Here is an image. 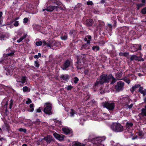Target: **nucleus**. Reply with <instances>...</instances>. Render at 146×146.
I'll list each match as a JSON object with an SVG mask.
<instances>
[{
  "label": "nucleus",
  "mask_w": 146,
  "mask_h": 146,
  "mask_svg": "<svg viewBox=\"0 0 146 146\" xmlns=\"http://www.w3.org/2000/svg\"><path fill=\"white\" fill-rule=\"evenodd\" d=\"M100 84H101L100 81V80L96 81L94 85L95 87V88H96Z\"/></svg>",
  "instance_id": "c756f323"
},
{
  "label": "nucleus",
  "mask_w": 146,
  "mask_h": 146,
  "mask_svg": "<svg viewBox=\"0 0 146 146\" xmlns=\"http://www.w3.org/2000/svg\"><path fill=\"white\" fill-rule=\"evenodd\" d=\"M133 106V104H131L129 106H128L129 108V109L131 108Z\"/></svg>",
  "instance_id": "052dcab7"
},
{
  "label": "nucleus",
  "mask_w": 146,
  "mask_h": 146,
  "mask_svg": "<svg viewBox=\"0 0 146 146\" xmlns=\"http://www.w3.org/2000/svg\"><path fill=\"white\" fill-rule=\"evenodd\" d=\"M19 21H15V23H14L13 25L17 27L19 25Z\"/></svg>",
  "instance_id": "de8ad7c7"
},
{
  "label": "nucleus",
  "mask_w": 146,
  "mask_h": 146,
  "mask_svg": "<svg viewBox=\"0 0 146 146\" xmlns=\"http://www.w3.org/2000/svg\"><path fill=\"white\" fill-rule=\"evenodd\" d=\"M130 59L131 61L137 59V56L135 55H132L131 56L130 58Z\"/></svg>",
  "instance_id": "cd10ccee"
},
{
  "label": "nucleus",
  "mask_w": 146,
  "mask_h": 146,
  "mask_svg": "<svg viewBox=\"0 0 146 146\" xmlns=\"http://www.w3.org/2000/svg\"><path fill=\"white\" fill-rule=\"evenodd\" d=\"M73 88V86L71 85H68L65 88L68 90H71Z\"/></svg>",
  "instance_id": "473e14b6"
},
{
  "label": "nucleus",
  "mask_w": 146,
  "mask_h": 146,
  "mask_svg": "<svg viewBox=\"0 0 146 146\" xmlns=\"http://www.w3.org/2000/svg\"><path fill=\"white\" fill-rule=\"evenodd\" d=\"M138 46V47H137V48L138 49V50H141V45H137Z\"/></svg>",
  "instance_id": "13d9d810"
},
{
  "label": "nucleus",
  "mask_w": 146,
  "mask_h": 146,
  "mask_svg": "<svg viewBox=\"0 0 146 146\" xmlns=\"http://www.w3.org/2000/svg\"><path fill=\"white\" fill-rule=\"evenodd\" d=\"M75 32V31H70V35H71L72 34H73Z\"/></svg>",
  "instance_id": "4d7b16f0"
},
{
  "label": "nucleus",
  "mask_w": 146,
  "mask_h": 146,
  "mask_svg": "<svg viewBox=\"0 0 146 146\" xmlns=\"http://www.w3.org/2000/svg\"><path fill=\"white\" fill-rule=\"evenodd\" d=\"M53 41L52 40H50L48 42L46 43L45 41L43 42V44L44 46H46L47 47H49L50 48L53 46L54 45L53 44Z\"/></svg>",
  "instance_id": "2eb2a0df"
},
{
  "label": "nucleus",
  "mask_w": 146,
  "mask_h": 146,
  "mask_svg": "<svg viewBox=\"0 0 146 146\" xmlns=\"http://www.w3.org/2000/svg\"><path fill=\"white\" fill-rule=\"evenodd\" d=\"M78 79L76 77H75L74 78V82L76 84L78 82Z\"/></svg>",
  "instance_id": "37998d69"
},
{
  "label": "nucleus",
  "mask_w": 146,
  "mask_h": 146,
  "mask_svg": "<svg viewBox=\"0 0 146 146\" xmlns=\"http://www.w3.org/2000/svg\"><path fill=\"white\" fill-rule=\"evenodd\" d=\"M85 54H81L80 56H79V58H80V60H79L78 59V60L77 62L78 64L77 66V67L78 69H80L82 68L83 67V64L82 62H83L82 60H83V59L85 58Z\"/></svg>",
  "instance_id": "0eeeda50"
},
{
  "label": "nucleus",
  "mask_w": 146,
  "mask_h": 146,
  "mask_svg": "<svg viewBox=\"0 0 146 146\" xmlns=\"http://www.w3.org/2000/svg\"><path fill=\"white\" fill-rule=\"evenodd\" d=\"M129 53L127 52L123 53V56H127L128 55Z\"/></svg>",
  "instance_id": "5fc2aeb1"
},
{
  "label": "nucleus",
  "mask_w": 146,
  "mask_h": 146,
  "mask_svg": "<svg viewBox=\"0 0 146 146\" xmlns=\"http://www.w3.org/2000/svg\"><path fill=\"white\" fill-rule=\"evenodd\" d=\"M45 107L44 111L46 114H51V104L50 103H46L45 104Z\"/></svg>",
  "instance_id": "39448f33"
},
{
  "label": "nucleus",
  "mask_w": 146,
  "mask_h": 146,
  "mask_svg": "<svg viewBox=\"0 0 146 146\" xmlns=\"http://www.w3.org/2000/svg\"><path fill=\"white\" fill-rule=\"evenodd\" d=\"M133 125V124L131 122H127L126 123V127L127 129H129Z\"/></svg>",
  "instance_id": "4be33fe9"
},
{
  "label": "nucleus",
  "mask_w": 146,
  "mask_h": 146,
  "mask_svg": "<svg viewBox=\"0 0 146 146\" xmlns=\"http://www.w3.org/2000/svg\"><path fill=\"white\" fill-rule=\"evenodd\" d=\"M61 38L62 40H66L67 38V36L66 34H64L61 36Z\"/></svg>",
  "instance_id": "c85d7f7f"
},
{
  "label": "nucleus",
  "mask_w": 146,
  "mask_h": 146,
  "mask_svg": "<svg viewBox=\"0 0 146 146\" xmlns=\"http://www.w3.org/2000/svg\"><path fill=\"white\" fill-rule=\"evenodd\" d=\"M74 145L76 146H84V145L78 142H75Z\"/></svg>",
  "instance_id": "bb28decb"
},
{
  "label": "nucleus",
  "mask_w": 146,
  "mask_h": 146,
  "mask_svg": "<svg viewBox=\"0 0 146 146\" xmlns=\"http://www.w3.org/2000/svg\"><path fill=\"white\" fill-rule=\"evenodd\" d=\"M124 81L128 84H129L130 82V80L127 78H124Z\"/></svg>",
  "instance_id": "c03bdc74"
},
{
  "label": "nucleus",
  "mask_w": 146,
  "mask_h": 146,
  "mask_svg": "<svg viewBox=\"0 0 146 146\" xmlns=\"http://www.w3.org/2000/svg\"><path fill=\"white\" fill-rule=\"evenodd\" d=\"M86 36L88 40H91L92 37L91 36Z\"/></svg>",
  "instance_id": "6e6d98bb"
},
{
  "label": "nucleus",
  "mask_w": 146,
  "mask_h": 146,
  "mask_svg": "<svg viewBox=\"0 0 146 146\" xmlns=\"http://www.w3.org/2000/svg\"><path fill=\"white\" fill-rule=\"evenodd\" d=\"M138 47V46L136 45H132L131 47L130 50L131 52H133L136 51L138 50L137 48Z\"/></svg>",
  "instance_id": "6ab92c4d"
},
{
  "label": "nucleus",
  "mask_w": 146,
  "mask_h": 146,
  "mask_svg": "<svg viewBox=\"0 0 146 146\" xmlns=\"http://www.w3.org/2000/svg\"><path fill=\"white\" fill-rule=\"evenodd\" d=\"M35 66L37 68H38L39 66V62L38 61H35L34 63Z\"/></svg>",
  "instance_id": "72a5a7b5"
},
{
  "label": "nucleus",
  "mask_w": 146,
  "mask_h": 146,
  "mask_svg": "<svg viewBox=\"0 0 146 146\" xmlns=\"http://www.w3.org/2000/svg\"><path fill=\"white\" fill-rule=\"evenodd\" d=\"M122 76V74L121 73L118 72L116 74V76L118 78H119L121 77Z\"/></svg>",
  "instance_id": "a19ab883"
},
{
  "label": "nucleus",
  "mask_w": 146,
  "mask_h": 146,
  "mask_svg": "<svg viewBox=\"0 0 146 146\" xmlns=\"http://www.w3.org/2000/svg\"><path fill=\"white\" fill-rule=\"evenodd\" d=\"M13 102L12 100H11L10 101V103L9 105V108L11 109L13 105Z\"/></svg>",
  "instance_id": "49530a36"
},
{
  "label": "nucleus",
  "mask_w": 146,
  "mask_h": 146,
  "mask_svg": "<svg viewBox=\"0 0 146 146\" xmlns=\"http://www.w3.org/2000/svg\"><path fill=\"white\" fill-rule=\"evenodd\" d=\"M27 100L26 102V104H29L32 102L31 100L29 98H27Z\"/></svg>",
  "instance_id": "ea45409f"
},
{
  "label": "nucleus",
  "mask_w": 146,
  "mask_h": 146,
  "mask_svg": "<svg viewBox=\"0 0 146 146\" xmlns=\"http://www.w3.org/2000/svg\"><path fill=\"white\" fill-rule=\"evenodd\" d=\"M54 3H56V4L57 5L54 6H49L47 8L43 9V11H44L45 10L48 11H52L54 10L57 11L59 7L62 5V3L60 2H59L57 0H56L55 2H54Z\"/></svg>",
  "instance_id": "f03ea898"
},
{
  "label": "nucleus",
  "mask_w": 146,
  "mask_h": 146,
  "mask_svg": "<svg viewBox=\"0 0 146 146\" xmlns=\"http://www.w3.org/2000/svg\"><path fill=\"white\" fill-rule=\"evenodd\" d=\"M110 127L113 131L116 132H121L124 130L123 126L119 123H113L111 125Z\"/></svg>",
  "instance_id": "f257e3e1"
},
{
  "label": "nucleus",
  "mask_w": 146,
  "mask_h": 146,
  "mask_svg": "<svg viewBox=\"0 0 146 146\" xmlns=\"http://www.w3.org/2000/svg\"><path fill=\"white\" fill-rule=\"evenodd\" d=\"M138 91L143 96H145L146 95V89L144 90L143 87L140 86L139 87Z\"/></svg>",
  "instance_id": "dca6fc26"
},
{
  "label": "nucleus",
  "mask_w": 146,
  "mask_h": 146,
  "mask_svg": "<svg viewBox=\"0 0 146 146\" xmlns=\"http://www.w3.org/2000/svg\"><path fill=\"white\" fill-rule=\"evenodd\" d=\"M70 76L67 74H62L60 78L61 80L67 82L70 78Z\"/></svg>",
  "instance_id": "4468645a"
},
{
  "label": "nucleus",
  "mask_w": 146,
  "mask_h": 146,
  "mask_svg": "<svg viewBox=\"0 0 146 146\" xmlns=\"http://www.w3.org/2000/svg\"><path fill=\"white\" fill-rule=\"evenodd\" d=\"M3 90L2 89L0 88V95H1L3 94V92H2Z\"/></svg>",
  "instance_id": "bf43d9fd"
},
{
  "label": "nucleus",
  "mask_w": 146,
  "mask_h": 146,
  "mask_svg": "<svg viewBox=\"0 0 146 146\" xmlns=\"http://www.w3.org/2000/svg\"><path fill=\"white\" fill-rule=\"evenodd\" d=\"M19 130L21 132H23L24 133H26L27 131V130L26 129H23L22 128H20L19 129Z\"/></svg>",
  "instance_id": "4c0bfd02"
},
{
  "label": "nucleus",
  "mask_w": 146,
  "mask_h": 146,
  "mask_svg": "<svg viewBox=\"0 0 146 146\" xmlns=\"http://www.w3.org/2000/svg\"><path fill=\"white\" fill-rule=\"evenodd\" d=\"M41 56V54L40 53H38V55H35L34 58H38Z\"/></svg>",
  "instance_id": "c9c22d12"
},
{
  "label": "nucleus",
  "mask_w": 146,
  "mask_h": 146,
  "mask_svg": "<svg viewBox=\"0 0 146 146\" xmlns=\"http://www.w3.org/2000/svg\"><path fill=\"white\" fill-rule=\"evenodd\" d=\"M92 48L94 50L96 51L99 50L100 48L98 46H93Z\"/></svg>",
  "instance_id": "7c9ffc66"
},
{
  "label": "nucleus",
  "mask_w": 146,
  "mask_h": 146,
  "mask_svg": "<svg viewBox=\"0 0 146 146\" xmlns=\"http://www.w3.org/2000/svg\"><path fill=\"white\" fill-rule=\"evenodd\" d=\"M54 137L60 141L63 140L64 136L62 135H59L56 133H54L53 134Z\"/></svg>",
  "instance_id": "ddd939ff"
},
{
  "label": "nucleus",
  "mask_w": 146,
  "mask_h": 146,
  "mask_svg": "<svg viewBox=\"0 0 146 146\" xmlns=\"http://www.w3.org/2000/svg\"><path fill=\"white\" fill-rule=\"evenodd\" d=\"M23 90L24 92H29L30 90V88L27 86H25L23 87Z\"/></svg>",
  "instance_id": "a878e982"
},
{
  "label": "nucleus",
  "mask_w": 146,
  "mask_h": 146,
  "mask_svg": "<svg viewBox=\"0 0 146 146\" xmlns=\"http://www.w3.org/2000/svg\"><path fill=\"white\" fill-rule=\"evenodd\" d=\"M119 54L120 56H123V53L121 52L119 53Z\"/></svg>",
  "instance_id": "680f3d73"
},
{
  "label": "nucleus",
  "mask_w": 146,
  "mask_h": 146,
  "mask_svg": "<svg viewBox=\"0 0 146 146\" xmlns=\"http://www.w3.org/2000/svg\"><path fill=\"white\" fill-rule=\"evenodd\" d=\"M93 23V20L91 19H88L86 21V24L88 26H91Z\"/></svg>",
  "instance_id": "412c9836"
},
{
  "label": "nucleus",
  "mask_w": 146,
  "mask_h": 146,
  "mask_svg": "<svg viewBox=\"0 0 146 146\" xmlns=\"http://www.w3.org/2000/svg\"><path fill=\"white\" fill-rule=\"evenodd\" d=\"M94 143L97 144L100 143L102 141L99 138H96L94 139Z\"/></svg>",
  "instance_id": "393cba45"
},
{
  "label": "nucleus",
  "mask_w": 146,
  "mask_h": 146,
  "mask_svg": "<svg viewBox=\"0 0 146 146\" xmlns=\"http://www.w3.org/2000/svg\"><path fill=\"white\" fill-rule=\"evenodd\" d=\"M112 79V81L111 83V84H113L116 81V79L113 77V78H111V80Z\"/></svg>",
  "instance_id": "a18cd8bd"
},
{
  "label": "nucleus",
  "mask_w": 146,
  "mask_h": 146,
  "mask_svg": "<svg viewBox=\"0 0 146 146\" xmlns=\"http://www.w3.org/2000/svg\"><path fill=\"white\" fill-rule=\"evenodd\" d=\"M105 1L104 0H102L101 1V3H105Z\"/></svg>",
  "instance_id": "0e129e2a"
},
{
  "label": "nucleus",
  "mask_w": 146,
  "mask_h": 146,
  "mask_svg": "<svg viewBox=\"0 0 146 146\" xmlns=\"http://www.w3.org/2000/svg\"><path fill=\"white\" fill-rule=\"evenodd\" d=\"M102 105L109 111H113L115 108V104L110 102H105L102 103Z\"/></svg>",
  "instance_id": "20e7f679"
},
{
  "label": "nucleus",
  "mask_w": 146,
  "mask_h": 146,
  "mask_svg": "<svg viewBox=\"0 0 146 146\" xmlns=\"http://www.w3.org/2000/svg\"><path fill=\"white\" fill-rule=\"evenodd\" d=\"M145 5L144 4H137V7H142V5Z\"/></svg>",
  "instance_id": "3c124183"
},
{
  "label": "nucleus",
  "mask_w": 146,
  "mask_h": 146,
  "mask_svg": "<svg viewBox=\"0 0 146 146\" xmlns=\"http://www.w3.org/2000/svg\"><path fill=\"white\" fill-rule=\"evenodd\" d=\"M26 77L24 76H18L17 78L16 81L17 82L21 83L22 84H24L26 81Z\"/></svg>",
  "instance_id": "1a4fd4ad"
},
{
  "label": "nucleus",
  "mask_w": 146,
  "mask_h": 146,
  "mask_svg": "<svg viewBox=\"0 0 146 146\" xmlns=\"http://www.w3.org/2000/svg\"><path fill=\"white\" fill-rule=\"evenodd\" d=\"M113 77L111 74H110L108 76L105 74L102 75L100 77L101 84H103L104 83L108 82Z\"/></svg>",
  "instance_id": "7ed1b4c3"
},
{
  "label": "nucleus",
  "mask_w": 146,
  "mask_h": 146,
  "mask_svg": "<svg viewBox=\"0 0 146 146\" xmlns=\"http://www.w3.org/2000/svg\"><path fill=\"white\" fill-rule=\"evenodd\" d=\"M141 12L143 14H146V7L142 9Z\"/></svg>",
  "instance_id": "e433bc0d"
},
{
  "label": "nucleus",
  "mask_w": 146,
  "mask_h": 146,
  "mask_svg": "<svg viewBox=\"0 0 146 146\" xmlns=\"http://www.w3.org/2000/svg\"><path fill=\"white\" fill-rule=\"evenodd\" d=\"M141 85L140 84H135L133 86L132 88L130 89V90L132 92H133L135 90L140 87Z\"/></svg>",
  "instance_id": "aec40b11"
},
{
  "label": "nucleus",
  "mask_w": 146,
  "mask_h": 146,
  "mask_svg": "<svg viewBox=\"0 0 146 146\" xmlns=\"http://www.w3.org/2000/svg\"><path fill=\"white\" fill-rule=\"evenodd\" d=\"M62 130L64 133L68 134L72 132L71 130L68 127H64L62 128Z\"/></svg>",
  "instance_id": "a211bd4d"
},
{
  "label": "nucleus",
  "mask_w": 146,
  "mask_h": 146,
  "mask_svg": "<svg viewBox=\"0 0 146 146\" xmlns=\"http://www.w3.org/2000/svg\"><path fill=\"white\" fill-rule=\"evenodd\" d=\"M34 106L33 104H31L30 106V108L28 110V111L30 112L33 111L34 110Z\"/></svg>",
  "instance_id": "5701e85b"
},
{
  "label": "nucleus",
  "mask_w": 146,
  "mask_h": 146,
  "mask_svg": "<svg viewBox=\"0 0 146 146\" xmlns=\"http://www.w3.org/2000/svg\"><path fill=\"white\" fill-rule=\"evenodd\" d=\"M84 40L85 42H86V43H88V41H89L90 42V40H88V38L86 36Z\"/></svg>",
  "instance_id": "8fccbe9b"
},
{
  "label": "nucleus",
  "mask_w": 146,
  "mask_h": 146,
  "mask_svg": "<svg viewBox=\"0 0 146 146\" xmlns=\"http://www.w3.org/2000/svg\"><path fill=\"white\" fill-rule=\"evenodd\" d=\"M92 103H93L94 104H95L96 103V102L94 100H93L92 101Z\"/></svg>",
  "instance_id": "774afa93"
},
{
  "label": "nucleus",
  "mask_w": 146,
  "mask_h": 146,
  "mask_svg": "<svg viewBox=\"0 0 146 146\" xmlns=\"http://www.w3.org/2000/svg\"><path fill=\"white\" fill-rule=\"evenodd\" d=\"M141 113L143 115L146 116V105L145 106V108L142 109Z\"/></svg>",
  "instance_id": "b1692460"
},
{
  "label": "nucleus",
  "mask_w": 146,
  "mask_h": 146,
  "mask_svg": "<svg viewBox=\"0 0 146 146\" xmlns=\"http://www.w3.org/2000/svg\"><path fill=\"white\" fill-rule=\"evenodd\" d=\"M70 64V62L69 60H66L63 65L61 67L62 69L64 70H67L66 68L69 66Z\"/></svg>",
  "instance_id": "9b49d317"
},
{
  "label": "nucleus",
  "mask_w": 146,
  "mask_h": 146,
  "mask_svg": "<svg viewBox=\"0 0 146 146\" xmlns=\"http://www.w3.org/2000/svg\"><path fill=\"white\" fill-rule=\"evenodd\" d=\"M27 36V34H25L23 36H22V37H21V38L23 40L26 38Z\"/></svg>",
  "instance_id": "864d4df0"
},
{
  "label": "nucleus",
  "mask_w": 146,
  "mask_h": 146,
  "mask_svg": "<svg viewBox=\"0 0 146 146\" xmlns=\"http://www.w3.org/2000/svg\"><path fill=\"white\" fill-rule=\"evenodd\" d=\"M42 43L43 42H42L41 41L36 42V44L37 46H40Z\"/></svg>",
  "instance_id": "58836bf2"
},
{
  "label": "nucleus",
  "mask_w": 146,
  "mask_h": 146,
  "mask_svg": "<svg viewBox=\"0 0 146 146\" xmlns=\"http://www.w3.org/2000/svg\"><path fill=\"white\" fill-rule=\"evenodd\" d=\"M6 51L8 52V53L7 54H4L3 55V57L5 58H6L8 57V56L11 57L13 56L15 53V51L9 49H7Z\"/></svg>",
  "instance_id": "6e6552de"
},
{
  "label": "nucleus",
  "mask_w": 146,
  "mask_h": 146,
  "mask_svg": "<svg viewBox=\"0 0 146 146\" xmlns=\"http://www.w3.org/2000/svg\"><path fill=\"white\" fill-rule=\"evenodd\" d=\"M137 138V136L133 137H132V139L133 140H134L135 139H136Z\"/></svg>",
  "instance_id": "69168bd1"
},
{
  "label": "nucleus",
  "mask_w": 146,
  "mask_h": 146,
  "mask_svg": "<svg viewBox=\"0 0 146 146\" xmlns=\"http://www.w3.org/2000/svg\"><path fill=\"white\" fill-rule=\"evenodd\" d=\"M3 13L1 11H0V25L1 24L2 21V16Z\"/></svg>",
  "instance_id": "f704fd0d"
},
{
  "label": "nucleus",
  "mask_w": 146,
  "mask_h": 146,
  "mask_svg": "<svg viewBox=\"0 0 146 146\" xmlns=\"http://www.w3.org/2000/svg\"><path fill=\"white\" fill-rule=\"evenodd\" d=\"M124 83L123 82L119 81L118 82L115 86V89L118 92L122 91L123 90Z\"/></svg>",
  "instance_id": "423d86ee"
},
{
  "label": "nucleus",
  "mask_w": 146,
  "mask_h": 146,
  "mask_svg": "<svg viewBox=\"0 0 146 146\" xmlns=\"http://www.w3.org/2000/svg\"><path fill=\"white\" fill-rule=\"evenodd\" d=\"M113 146H123L122 145H120L119 144H117L116 145H113Z\"/></svg>",
  "instance_id": "338daca9"
},
{
  "label": "nucleus",
  "mask_w": 146,
  "mask_h": 146,
  "mask_svg": "<svg viewBox=\"0 0 146 146\" xmlns=\"http://www.w3.org/2000/svg\"><path fill=\"white\" fill-rule=\"evenodd\" d=\"M122 101L126 104H128L130 103L131 100H130L127 96H126L122 98Z\"/></svg>",
  "instance_id": "f3484780"
},
{
  "label": "nucleus",
  "mask_w": 146,
  "mask_h": 146,
  "mask_svg": "<svg viewBox=\"0 0 146 146\" xmlns=\"http://www.w3.org/2000/svg\"><path fill=\"white\" fill-rule=\"evenodd\" d=\"M41 111V110L39 109H38L37 110L36 112H40Z\"/></svg>",
  "instance_id": "e2e57ef3"
},
{
  "label": "nucleus",
  "mask_w": 146,
  "mask_h": 146,
  "mask_svg": "<svg viewBox=\"0 0 146 146\" xmlns=\"http://www.w3.org/2000/svg\"><path fill=\"white\" fill-rule=\"evenodd\" d=\"M44 139L46 141L47 143H50L53 140V138L51 135H48L44 137V138L42 139V140Z\"/></svg>",
  "instance_id": "f8f14e48"
},
{
  "label": "nucleus",
  "mask_w": 146,
  "mask_h": 146,
  "mask_svg": "<svg viewBox=\"0 0 146 146\" xmlns=\"http://www.w3.org/2000/svg\"><path fill=\"white\" fill-rule=\"evenodd\" d=\"M28 19L27 18H25L23 19V23H27Z\"/></svg>",
  "instance_id": "79ce46f5"
},
{
  "label": "nucleus",
  "mask_w": 146,
  "mask_h": 146,
  "mask_svg": "<svg viewBox=\"0 0 146 146\" xmlns=\"http://www.w3.org/2000/svg\"><path fill=\"white\" fill-rule=\"evenodd\" d=\"M76 112L75 111H74L73 110L71 109L70 112V113L71 115V116L73 117L74 116V114Z\"/></svg>",
  "instance_id": "2f4dec72"
},
{
  "label": "nucleus",
  "mask_w": 146,
  "mask_h": 146,
  "mask_svg": "<svg viewBox=\"0 0 146 146\" xmlns=\"http://www.w3.org/2000/svg\"><path fill=\"white\" fill-rule=\"evenodd\" d=\"M90 42L88 41V43H84L82 46L81 49L82 50H87L90 48Z\"/></svg>",
  "instance_id": "9d476101"
},
{
  "label": "nucleus",
  "mask_w": 146,
  "mask_h": 146,
  "mask_svg": "<svg viewBox=\"0 0 146 146\" xmlns=\"http://www.w3.org/2000/svg\"><path fill=\"white\" fill-rule=\"evenodd\" d=\"M23 40V39L21 37V38H20L19 39V40H17V42L18 43H19V42H21Z\"/></svg>",
  "instance_id": "603ef678"
},
{
  "label": "nucleus",
  "mask_w": 146,
  "mask_h": 146,
  "mask_svg": "<svg viewBox=\"0 0 146 146\" xmlns=\"http://www.w3.org/2000/svg\"><path fill=\"white\" fill-rule=\"evenodd\" d=\"M87 4L88 5H92L93 4V3L92 1H88L87 3Z\"/></svg>",
  "instance_id": "09e8293b"
}]
</instances>
